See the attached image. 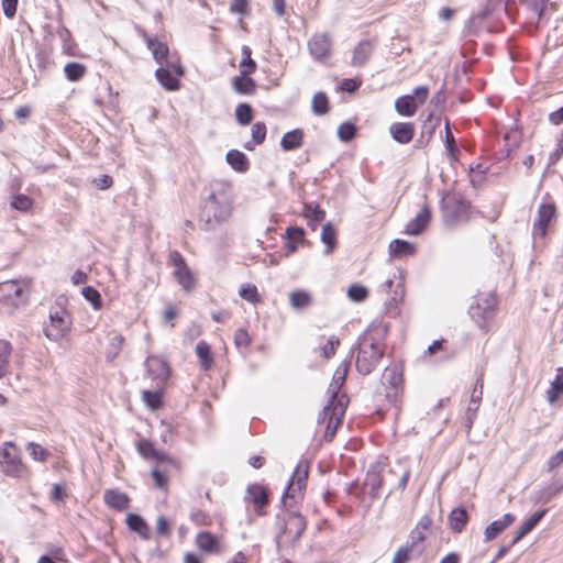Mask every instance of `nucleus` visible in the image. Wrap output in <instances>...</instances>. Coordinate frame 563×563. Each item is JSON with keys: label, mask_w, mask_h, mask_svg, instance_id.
<instances>
[{"label": "nucleus", "mask_w": 563, "mask_h": 563, "mask_svg": "<svg viewBox=\"0 0 563 563\" xmlns=\"http://www.w3.org/2000/svg\"><path fill=\"white\" fill-rule=\"evenodd\" d=\"M108 342L103 349L104 361L108 364H113L120 356L125 345V336L118 330L112 329L107 332Z\"/></svg>", "instance_id": "19"}, {"label": "nucleus", "mask_w": 563, "mask_h": 563, "mask_svg": "<svg viewBox=\"0 0 563 563\" xmlns=\"http://www.w3.org/2000/svg\"><path fill=\"white\" fill-rule=\"evenodd\" d=\"M190 520L200 527H210L213 522L210 514L202 509H194L190 514Z\"/></svg>", "instance_id": "56"}, {"label": "nucleus", "mask_w": 563, "mask_h": 563, "mask_svg": "<svg viewBox=\"0 0 563 563\" xmlns=\"http://www.w3.org/2000/svg\"><path fill=\"white\" fill-rule=\"evenodd\" d=\"M366 486L371 487V494L376 496L383 487V477L379 473H368L365 482Z\"/></svg>", "instance_id": "59"}, {"label": "nucleus", "mask_w": 563, "mask_h": 563, "mask_svg": "<svg viewBox=\"0 0 563 563\" xmlns=\"http://www.w3.org/2000/svg\"><path fill=\"white\" fill-rule=\"evenodd\" d=\"M563 396V368L560 367L556 371L555 379L551 383L547 390V399L550 404H554L559 398Z\"/></svg>", "instance_id": "41"}, {"label": "nucleus", "mask_w": 563, "mask_h": 563, "mask_svg": "<svg viewBox=\"0 0 563 563\" xmlns=\"http://www.w3.org/2000/svg\"><path fill=\"white\" fill-rule=\"evenodd\" d=\"M136 30L157 64L166 65L173 69L177 76H184L185 69L181 65L180 58L178 56H169V47L163 38L150 35L142 27H137Z\"/></svg>", "instance_id": "5"}, {"label": "nucleus", "mask_w": 563, "mask_h": 563, "mask_svg": "<svg viewBox=\"0 0 563 563\" xmlns=\"http://www.w3.org/2000/svg\"><path fill=\"white\" fill-rule=\"evenodd\" d=\"M227 163L238 173H245L250 168L246 155L238 150H231L225 156Z\"/></svg>", "instance_id": "36"}, {"label": "nucleus", "mask_w": 563, "mask_h": 563, "mask_svg": "<svg viewBox=\"0 0 563 563\" xmlns=\"http://www.w3.org/2000/svg\"><path fill=\"white\" fill-rule=\"evenodd\" d=\"M498 307V297L495 292H479L470 307V316L477 325L488 332Z\"/></svg>", "instance_id": "6"}, {"label": "nucleus", "mask_w": 563, "mask_h": 563, "mask_svg": "<svg viewBox=\"0 0 563 563\" xmlns=\"http://www.w3.org/2000/svg\"><path fill=\"white\" fill-rule=\"evenodd\" d=\"M57 34L63 42V53L67 56H77L78 45L75 42L71 32L66 26H62L58 29Z\"/></svg>", "instance_id": "39"}, {"label": "nucleus", "mask_w": 563, "mask_h": 563, "mask_svg": "<svg viewBox=\"0 0 563 563\" xmlns=\"http://www.w3.org/2000/svg\"><path fill=\"white\" fill-rule=\"evenodd\" d=\"M10 205L15 210H19L22 212H27L33 207V199L31 197H29L27 195L19 194V195L12 196Z\"/></svg>", "instance_id": "51"}, {"label": "nucleus", "mask_w": 563, "mask_h": 563, "mask_svg": "<svg viewBox=\"0 0 563 563\" xmlns=\"http://www.w3.org/2000/svg\"><path fill=\"white\" fill-rule=\"evenodd\" d=\"M386 330L382 325H371L360 339L355 366L360 374H371L379 364L386 349Z\"/></svg>", "instance_id": "3"}, {"label": "nucleus", "mask_w": 563, "mask_h": 563, "mask_svg": "<svg viewBox=\"0 0 563 563\" xmlns=\"http://www.w3.org/2000/svg\"><path fill=\"white\" fill-rule=\"evenodd\" d=\"M267 134V128L264 122H256L252 125L251 135L252 141L247 142L244 147L249 151H253L256 145L262 144Z\"/></svg>", "instance_id": "43"}, {"label": "nucleus", "mask_w": 563, "mask_h": 563, "mask_svg": "<svg viewBox=\"0 0 563 563\" xmlns=\"http://www.w3.org/2000/svg\"><path fill=\"white\" fill-rule=\"evenodd\" d=\"M103 501L109 508L115 511H124L130 507L131 500L125 493L110 488L104 490Z\"/></svg>", "instance_id": "24"}, {"label": "nucleus", "mask_w": 563, "mask_h": 563, "mask_svg": "<svg viewBox=\"0 0 563 563\" xmlns=\"http://www.w3.org/2000/svg\"><path fill=\"white\" fill-rule=\"evenodd\" d=\"M201 369L209 371L213 366V352L211 345L206 341H199L195 349Z\"/></svg>", "instance_id": "32"}, {"label": "nucleus", "mask_w": 563, "mask_h": 563, "mask_svg": "<svg viewBox=\"0 0 563 563\" xmlns=\"http://www.w3.org/2000/svg\"><path fill=\"white\" fill-rule=\"evenodd\" d=\"M84 298L89 301L95 310L102 308V299L100 292L92 286H86L81 290Z\"/></svg>", "instance_id": "53"}, {"label": "nucleus", "mask_w": 563, "mask_h": 563, "mask_svg": "<svg viewBox=\"0 0 563 563\" xmlns=\"http://www.w3.org/2000/svg\"><path fill=\"white\" fill-rule=\"evenodd\" d=\"M391 137L399 144H408L413 140L416 128L412 122H396L389 128Z\"/></svg>", "instance_id": "23"}, {"label": "nucleus", "mask_w": 563, "mask_h": 563, "mask_svg": "<svg viewBox=\"0 0 563 563\" xmlns=\"http://www.w3.org/2000/svg\"><path fill=\"white\" fill-rule=\"evenodd\" d=\"M167 263L174 268L173 275L181 288L187 292L194 290L197 279L183 254L176 250L170 251Z\"/></svg>", "instance_id": "11"}, {"label": "nucleus", "mask_w": 563, "mask_h": 563, "mask_svg": "<svg viewBox=\"0 0 563 563\" xmlns=\"http://www.w3.org/2000/svg\"><path fill=\"white\" fill-rule=\"evenodd\" d=\"M0 471L9 477L26 479L31 477V470L23 461L18 445L7 441L0 446Z\"/></svg>", "instance_id": "4"}, {"label": "nucleus", "mask_w": 563, "mask_h": 563, "mask_svg": "<svg viewBox=\"0 0 563 563\" xmlns=\"http://www.w3.org/2000/svg\"><path fill=\"white\" fill-rule=\"evenodd\" d=\"M547 201L542 202L538 208L537 219L533 222V232L540 236H545L551 223L555 222L558 217V208L554 201L547 196Z\"/></svg>", "instance_id": "16"}, {"label": "nucleus", "mask_w": 563, "mask_h": 563, "mask_svg": "<svg viewBox=\"0 0 563 563\" xmlns=\"http://www.w3.org/2000/svg\"><path fill=\"white\" fill-rule=\"evenodd\" d=\"M302 216L308 220L309 227L314 231L325 218V211L318 203H303Z\"/></svg>", "instance_id": "30"}, {"label": "nucleus", "mask_w": 563, "mask_h": 563, "mask_svg": "<svg viewBox=\"0 0 563 563\" xmlns=\"http://www.w3.org/2000/svg\"><path fill=\"white\" fill-rule=\"evenodd\" d=\"M230 12L249 15L251 12L250 0H232L230 3Z\"/></svg>", "instance_id": "63"}, {"label": "nucleus", "mask_w": 563, "mask_h": 563, "mask_svg": "<svg viewBox=\"0 0 563 563\" xmlns=\"http://www.w3.org/2000/svg\"><path fill=\"white\" fill-rule=\"evenodd\" d=\"M71 324L70 313L65 308H53L44 325V334L51 341H60L70 332Z\"/></svg>", "instance_id": "9"}, {"label": "nucleus", "mask_w": 563, "mask_h": 563, "mask_svg": "<svg viewBox=\"0 0 563 563\" xmlns=\"http://www.w3.org/2000/svg\"><path fill=\"white\" fill-rule=\"evenodd\" d=\"M321 241L325 245V253L331 254L338 244V232L331 222L325 223L321 231Z\"/></svg>", "instance_id": "40"}, {"label": "nucleus", "mask_w": 563, "mask_h": 563, "mask_svg": "<svg viewBox=\"0 0 563 563\" xmlns=\"http://www.w3.org/2000/svg\"><path fill=\"white\" fill-rule=\"evenodd\" d=\"M417 247L413 243L395 239L389 243L388 252L393 258H402L416 254Z\"/></svg>", "instance_id": "26"}, {"label": "nucleus", "mask_w": 563, "mask_h": 563, "mask_svg": "<svg viewBox=\"0 0 563 563\" xmlns=\"http://www.w3.org/2000/svg\"><path fill=\"white\" fill-rule=\"evenodd\" d=\"M330 110L329 99L324 92H317L312 98V111L317 115L327 114Z\"/></svg>", "instance_id": "49"}, {"label": "nucleus", "mask_w": 563, "mask_h": 563, "mask_svg": "<svg viewBox=\"0 0 563 563\" xmlns=\"http://www.w3.org/2000/svg\"><path fill=\"white\" fill-rule=\"evenodd\" d=\"M441 209L444 222L454 225L468 219L471 203L457 194H446L442 198Z\"/></svg>", "instance_id": "8"}, {"label": "nucleus", "mask_w": 563, "mask_h": 563, "mask_svg": "<svg viewBox=\"0 0 563 563\" xmlns=\"http://www.w3.org/2000/svg\"><path fill=\"white\" fill-rule=\"evenodd\" d=\"M142 400L151 410H158L163 407V391L159 390H143Z\"/></svg>", "instance_id": "47"}, {"label": "nucleus", "mask_w": 563, "mask_h": 563, "mask_svg": "<svg viewBox=\"0 0 563 563\" xmlns=\"http://www.w3.org/2000/svg\"><path fill=\"white\" fill-rule=\"evenodd\" d=\"M515 516L511 514H506L501 519L495 520L489 523L485 529V539L486 541H490L495 539L499 533H501L507 527L514 523Z\"/></svg>", "instance_id": "33"}, {"label": "nucleus", "mask_w": 563, "mask_h": 563, "mask_svg": "<svg viewBox=\"0 0 563 563\" xmlns=\"http://www.w3.org/2000/svg\"><path fill=\"white\" fill-rule=\"evenodd\" d=\"M144 366L147 376L161 388L165 386L172 375V367L162 355H148Z\"/></svg>", "instance_id": "14"}, {"label": "nucleus", "mask_w": 563, "mask_h": 563, "mask_svg": "<svg viewBox=\"0 0 563 563\" xmlns=\"http://www.w3.org/2000/svg\"><path fill=\"white\" fill-rule=\"evenodd\" d=\"M232 87L240 95H254L256 92V81L249 74H241L232 79Z\"/></svg>", "instance_id": "28"}, {"label": "nucleus", "mask_w": 563, "mask_h": 563, "mask_svg": "<svg viewBox=\"0 0 563 563\" xmlns=\"http://www.w3.org/2000/svg\"><path fill=\"white\" fill-rule=\"evenodd\" d=\"M135 446L137 453L145 460H155L157 463L166 464L178 472L183 468V464L178 459L158 451L150 439L139 440Z\"/></svg>", "instance_id": "13"}, {"label": "nucleus", "mask_w": 563, "mask_h": 563, "mask_svg": "<svg viewBox=\"0 0 563 563\" xmlns=\"http://www.w3.org/2000/svg\"><path fill=\"white\" fill-rule=\"evenodd\" d=\"M244 501L247 505L253 506V510L256 516H265V509L271 503V492L264 484H251L246 488Z\"/></svg>", "instance_id": "15"}, {"label": "nucleus", "mask_w": 563, "mask_h": 563, "mask_svg": "<svg viewBox=\"0 0 563 563\" xmlns=\"http://www.w3.org/2000/svg\"><path fill=\"white\" fill-rule=\"evenodd\" d=\"M151 477L154 481V485L156 488L162 489L164 492L168 490L169 479L167 476V470H161L158 466L154 467L151 471Z\"/></svg>", "instance_id": "50"}, {"label": "nucleus", "mask_w": 563, "mask_h": 563, "mask_svg": "<svg viewBox=\"0 0 563 563\" xmlns=\"http://www.w3.org/2000/svg\"><path fill=\"white\" fill-rule=\"evenodd\" d=\"M155 77L161 86L167 91H176L180 88L179 77L166 65H161L155 70Z\"/></svg>", "instance_id": "25"}, {"label": "nucleus", "mask_w": 563, "mask_h": 563, "mask_svg": "<svg viewBox=\"0 0 563 563\" xmlns=\"http://www.w3.org/2000/svg\"><path fill=\"white\" fill-rule=\"evenodd\" d=\"M563 156V129L560 136L556 140V148L553 153L550 154L549 161L550 164H556L561 157Z\"/></svg>", "instance_id": "64"}, {"label": "nucleus", "mask_w": 563, "mask_h": 563, "mask_svg": "<svg viewBox=\"0 0 563 563\" xmlns=\"http://www.w3.org/2000/svg\"><path fill=\"white\" fill-rule=\"evenodd\" d=\"M448 521L450 529L455 533H460L468 522V514L465 508L456 507L450 512Z\"/></svg>", "instance_id": "34"}, {"label": "nucleus", "mask_w": 563, "mask_h": 563, "mask_svg": "<svg viewBox=\"0 0 563 563\" xmlns=\"http://www.w3.org/2000/svg\"><path fill=\"white\" fill-rule=\"evenodd\" d=\"M307 528L306 518L299 512H290L285 520L284 533L292 542H297Z\"/></svg>", "instance_id": "22"}, {"label": "nucleus", "mask_w": 563, "mask_h": 563, "mask_svg": "<svg viewBox=\"0 0 563 563\" xmlns=\"http://www.w3.org/2000/svg\"><path fill=\"white\" fill-rule=\"evenodd\" d=\"M432 520L429 516H423L415 529L411 531V544L412 548L426 540V532L431 528Z\"/></svg>", "instance_id": "45"}, {"label": "nucleus", "mask_w": 563, "mask_h": 563, "mask_svg": "<svg viewBox=\"0 0 563 563\" xmlns=\"http://www.w3.org/2000/svg\"><path fill=\"white\" fill-rule=\"evenodd\" d=\"M311 56L320 62L328 59L331 55L332 40L328 33H316L308 42Z\"/></svg>", "instance_id": "18"}, {"label": "nucleus", "mask_w": 563, "mask_h": 563, "mask_svg": "<svg viewBox=\"0 0 563 563\" xmlns=\"http://www.w3.org/2000/svg\"><path fill=\"white\" fill-rule=\"evenodd\" d=\"M252 343V338L246 329H238L234 332V344L238 349H247Z\"/></svg>", "instance_id": "58"}, {"label": "nucleus", "mask_w": 563, "mask_h": 563, "mask_svg": "<svg viewBox=\"0 0 563 563\" xmlns=\"http://www.w3.org/2000/svg\"><path fill=\"white\" fill-rule=\"evenodd\" d=\"M12 352L10 342L0 340V378L8 374L9 358Z\"/></svg>", "instance_id": "48"}, {"label": "nucleus", "mask_w": 563, "mask_h": 563, "mask_svg": "<svg viewBox=\"0 0 563 563\" xmlns=\"http://www.w3.org/2000/svg\"><path fill=\"white\" fill-rule=\"evenodd\" d=\"M412 545H401L394 554L391 563H408L412 553Z\"/></svg>", "instance_id": "61"}, {"label": "nucleus", "mask_w": 563, "mask_h": 563, "mask_svg": "<svg viewBox=\"0 0 563 563\" xmlns=\"http://www.w3.org/2000/svg\"><path fill=\"white\" fill-rule=\"evenodd\" d=\"M289 303L296 310L308 308L313 300L311 292L303 289H296L289 294Z\"/></svg>", "instance_id": "38"}, {"label": "nucleus", "mask_w": 563, "mask_h": 563, "mask_svg": "<svg viewBox=\"0 0 563 563\" xmlns=\"http://www.w3.org/2000/svg\"><path fill=\"white\" fill-rule=\"evenodd\" d=\"M374 43L369 40L360 42L353 52L352 65L363 66L365 65L373 54Z\"/></svg>", "instance_id": "29"}, {"label": "nucleus", "mask_w": 563, "mask_h": 563, "mask_svg": "<svg viewBox=\"0 0 563 563\" xmlns=\"http://www.w3.org/2000/svg\"><path fill=\"white\" fill-rule=\"evenodd\" d=\"M349 372V364L341 363L332 377L329 385L330 399L318 418V426L324 428L323 440L331 442L343 422V418L349 405V397L345 393H341L342 387L346 382Z\"/></svg>", "instance_id": "1"}, {"label": "nucleus", "mask_w": 563, "mask_h": 563, "mask_svg": "<svg viewBox=\"0 0 563 563\" xmlns=\"http://www.w3.org/2000/svg\"><path fill=\"white\" fill-rule=\"evenodd\" d=\"M195 544L199 551L207 554H220L223 551L221 538L209 531L198 532Z\"/></svg>", "instance_id": "20"}, {"label": "nucleus", "mask_w": 563, "mask_h": 563, "mask_svg": "<svg viewBox=\"0 0 563 563\" xmlns=\"http://www.w3.org/2000/svg\"><path fill=\"white\" fill-rule=\"evenodd\" d=\"M404 394V365L400 362L391 363L385 367L382 374V390L378 396H384L390 405L397 404Z\"/></svg>", "instance_id": "7"}, {"label": "nucleus", "mask_w": 563, "mask_h": 563, "mask_svg": "<svg viewBox=\"0 0 563 563\" xmlns=\"http://www.w3.org/2000/svg\"><path fill=\"white\" fill-rule=\"evenodd\" d=\"M129 529L137 533L143 540H148L151 537V529L146 521L137 514H129L125 519Z\"/></svg>", "instance_id": "31"}, {"label": "nucleus", "mask_w": 563, "mask_h": 563, "mask_svg": "<svg viewBox=\"0 0 563 563\" xmlns=\"http://www.w3.org/2000/svg\"><path fill=\"white\" fill-rule=\"evenodd\" d=\"M305 230L301 227H288L286 229L287 244L286 249L289 253H295L298 250V245L305 242Z\"/></svg>", "instance_id": "37"}, {"label": "nucleus", "mask_w": 563, "mask_h": 563, "mask_svg": "<svg viewBox=\"0 0 563 563\" xmlns=\"http://www.w3.org/2000/svg\"><path fill=\"white\" fill-rule=\"evenodd\" d=\"M235 118L241 125H247L253 119V110L249 103H240L235 108Z\"/></svg>", "instance_id": "54"}, {"label": "nucleus", "mask_w": 563, "mask_h": 563, "mask_svg": "<svg viewBox=\"0 0 563 563\" xmlns=\"http://www.w3.org/2000/svg\"><path fill=\"white\" fill-rule=\"evenodd\" d=\"M26 449H27V451L30 453V456L34 461H38V462L44 463L51 456V453H49L48 450H46L41 444L35 443V442H29L27 445H26Z\"/></svg>", "instance_id": "52"}, {"label": "nucleus", "mask_w": 563, "mask_h": 563, "mask_svg": "<svg viewBox=\"0 0 563 563\" xmlns=\"http://www.w3.org/2000/svg\"><path fill=\"white\" fill-rule=\"evenodd\" d=\"M445 148L450 155L451 158L456 159V154L459 153V150L455 145V139L454 135L450 129V121L445 120V137H444Z\"/></svg>", "instance_id": "57"}, {"label": "nucleus", "mask_w": 563, "mask_h": 563, "mask_svg": "<svg viewBox=\"0 0 563 563\" xmlns=\"http://www.w3.org/2000/svg\"><path fill=\"white\" fill-rule=\"evenodd\" d=\"M305 132L302 129H295L286 132L280 140V147L285 152L295 151L303 145Z\"/></svg>", "instance_id": "27"}, {"label": "nucleus", "mask_w": 563, "mask_h": 563, "mask_svg": "<svg viewBox=\"0 0 563 563\" xmlns=\"http://www.w3.org/2000/svg\"><path fill=\"white\" fill-rule=\"evenodd\" d=\"M208 196L199 213L201 229L209 231L225 222L232 214V185L227 180H213L207 187Z\"/></svg>", "instance_id": "2"}, {"label": "nucleus", "mask_w": 563, "mask_h": 563, "mask_svg": "<svg viewBox=\"0 0 563 563\" xmlns=\"http://www.w3.org/2000/svg\"><path fill=\"white\" fill-rule=\"evenodd\" d=\"M30 279H11L0 283V303L19 307L27 301Z\"/></svg>", "instance_id": "10"}, {"label": "nucleus", "mask_w": 563, "mask_h": 563, "mask_svg": "<svg viewBox=\"0 0 563 563\" xmlns=\"http://www.w3.org/2000/svg\"><path fill=\"white\" fill-rule=\"evenodd\" d=\"M64 73L69 81H79L87 74V67L77 62L67 63L64 67Z\"/></svg>", "instance_id": "46"}, {"label": "nucleus", "mask_w": 563, "mask_h": 563, "mask_svg": "<svg viewBox=\"0 0 563 563\" xmlns=\"http://www.w3.org/2000/svg\"><path fill=\"white\" fill-rule=\"evenodd\" d=\"M545 514L547 509L536 511L526 521H523V523L517 530L511 544L517 543L526 534H528L540 522V520L544 517Z\"/></svg>", "instance_id": "35"}, {"label": "nucleus", "mask_w": 563, "mask_h": 563, "mask_svg": "<svg viewBox=\"0 0 563 563\" xmlns=\"http://www.w3.org/2000/svg\"><path fill=\"white\" fill-rule=\"evenodd\" d=\"M308 476L309 463L307 461H300L294 471L284 497L296 498L297 496H301L306 489Z\"/></svg>", "instance_id": "17"}, {"label": "nucleus", "mask_w": 563, "mask_h": 563, "mask_svg": "<svg viewBox=\"0 0 563 563\" xmlns=\"http://www.w3.org/2000/svg\"><path fill=\"white\" fill-rule=\"evenodd\" d=\"M242 58L239 64L241 74L253 75L257 69L256 62L252 58V49L247 45H243L241 48Z\"/></svg>", "instance_id": "42"}, {"label": "nucleus", "mask_w": 563, "mask_h": 563, "mask_svg": "<svg viewBox=\"0 0 563 563\" xmlns=\"http://www.w3.org/2000/svg\"><path fill=\"white\" fill-rule=\"evenodd\" d=\"M431 218V208L424 203L416 217L406 224L404 233L413 236L421 234L428 228Z\"/></svg>", "instance_id": "21"}, {"label": "nucleus", "mask_w": 563, "mask_h": 563, "mask_svg": "<svg viewBox=\"0 0 563 563\" xmlns=\"http://www.w3.org/2000/svg\"><path fill=\"white\" fill-rule=\"evenodd\" d=\"M239 296L243 300H245L252 305H258L263 301V298L258 291V288L254 284H250V283H244L240 286Z\"/></svg>", "instance_id": "44"}, {"label": "nucleus", "mask_w": 563, "mask_h": 563, "mask_svg": "<svg viewBox=\"0 0 563 563\" xmlns=\"http://www.w3.org/2000/svg\"><path fill=\"white\" fill-rule=\"evenodd\" d=\"M355 134L356 128L351 122H343L342 124H340L338 129V135L344 142L351 141L355 136Z\"/></svg>", "instance_id": "60"}, {"label": "nucleus", "mask_w": 563, "mask_h": 563, "mask_svg": "<svg viewBox=\"0 0 563 563\" xmlns=\"http://www.w3.org/2000/svg\"><path fill=\"white\" fill-rule=\"evenodd\" d=\"M347 297L354 302H362L368 297V289L360 284H353L347 288Z\"/></svg>", "instance_id": "55"}, {"label": "nucleus", "mask_w": 563, "mask_h": 563, "mask_svg": "<svg viewBox=\"0 0 563 563\" xmlns=\"http://www.w3.org/2000/svg\"><path fill=\"white\" fill-rule=\"evenodd\" d=\"M428 97V87H416L411 95H404L396 99L395 109L400 115L413 117L418 108L427 101Z\"/></svg>", "instance_id": "12"}, {"label": "nucleus", "mask_w": 563, "mask_h": 563, "mask_svg": "<svg viewBox=\"0 0 563 563\" xmlns=\"http://www.w3.org/2000/svg\"><path fill=\"white\" fill-rule=\"evenodd\" d=\"M340 346V340L336 336H331L327 343L321 347V354L325 360L331 358Z\"/></svg>", "instance_id": "62"}]
</instances>
